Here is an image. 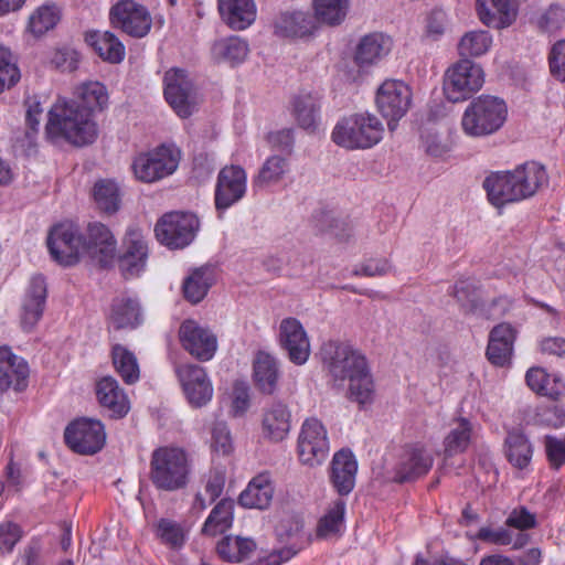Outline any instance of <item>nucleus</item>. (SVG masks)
<instances>
[{"instance_id":"nucleus-13","label":"nucleus","mask_w":565,"mask_h":565,"mask_svg":"<svg viewBox=\"0 0 565 565\" xmlns=\"http://www.w3.org/2000/svg\"><path fill=\"white\" fill-rule=\"evenodd\" d=\"M298 454L302 463L318 466L329 454L327 430L317 418H308L301 427L298 438Z\"/></svg>"},{"instance_id":"nucleus-18","label":"nucleus","mask_w":565,"mask_h":565,"mask_svg":"<svg viewBox=\"0 0 565 565\" xmlns=\"http://www.w3.org/2000/svg\"><path fill=\"white\" fill-rule=\"evenodd\" d=\"M117 242L110 230L94 222L87 225L86 235L83 236V255L87 256L99 267H107L115 258Z\"/></svg>"},{"instance_id":"nucleus-41","label":"nucleus","mask_w":565,"mask_h":565,"mask_svg":"<svg viewBox=\"0 0 565 565\" xmlns=\"http://www.w3.org/2000/svg\"><path fill=\"white\" fill-rule=\"evenodd\" d=\"M234 502L222 499L211 511L205 520L201 533L206 536H216L225 533L233 524Z\"/></svg>"},{"instance_id":"nucleus-47","label":"nucleus","mask_w":565,"mask_h":565,"mask_svg":"<svg viewBox=\"0 0 565 565\" xmlns=\"http://www.w3.org/2000/svg\"><path fill=\"white\" fill-rule=\"evenodd\" d=\"M444 439L445 454L448 457L463 452L471 440L472 425L467 418H458Z\"/></svg>"},{"instance_id":"nucleus-10","label":"nucleus","mask_w":565,"mask_h":565,"mask_svg":"<svg viewBox=\"0 0 565 565\" xmlns=\"http://www.w3.org/2000/svg\"><path fill=\"white\" fill-rule=\"evenodd\" d=\"M412 102L411 88L401 81H385L377 89L376 105L387 126L393 131L405 116Z\"/></svg>"},{"instance_id":"nucleus-30","label":"nucleus","mask_w":565,"mask_h":565,"mask_svg":"<svg viewBox=\"0 0 565 565\" xmlns=\"http://www.w3.org/2000/svg\"><path fill=\"white\" fill-rule=\"evenodd\" d=\"M107 319L115 330L137 328L142 321L139 301L128 296L114 298Z\"/></svg>"},{"instance_id":"nucleus-42","label":"nucleus","mask_w":565,"mask_h":565,"mask_svg":"<svg viewBox=\"0 0 565 565\" xmlns=\"http://www.w3.org/2000/svg\"><path fill=\"white\" fill-rule=\"evenodd\" d=\"M256 544L252 539L227 535L216 545L218 556L231 563H241L250 557Z\"/></svg>"},{"instance_id":"nucleus-39","label":"nucleus","mask_w":565,"mask_h":565,"mask_svg":"<svg viewBox=\"0 0 565 565\" xmlns=\"http://www.w3.org/2000/svg\"><path fill=\"white\" fill-rule=\"evenodd\" d=\"M275 34L282 38H301L311 32L312 19L305 12L281 13L274 22Z\"/></svg>"},{"instance_id":"nucleus-38","label":"nucleus","mask_w":565,"mask_h":565,"mask_svg":"<svg viewBox=\"0 0 565 565\" xmlns=\"http://www.w3.org/2000/svg\"><path fill=\"white\" fill-rule=\"evenodd\" d=\"M290 166L287 157L273 154L262 164L258 173L253 178L252 186L262 190L279 183L289 172Z\"/></svg>"},{"instance_id":"nucleus-11","label":"nucleus","mask_w":565,"mask_h":565,"mask_svg":"<svg viewBox=\"0 0 565 565\" xmlns=\"http://www.w3.org/2000/svg\"><path fill=\"white\" fill-rule=\"evenodd\" d=\"M64 439L73 451L81 455H94L104 447L106 433L99 420L82 418L66 427Z\"/></svg>"},{"instance_id":"nucleus-63","label":"nucleus","mask_w":565,"mask_h":565,"mask_svg":"<svg viewBox=\"0 0 565 565\" xmlns=\"http://www.w3.org/2000/svg\"><path fill=\"white\" fill-rule=\"evenodd\" d=\"M426 34L434 40H437L445 33L447 14L443 9H433L426 19Z\"/></svg>"},{"instance_id":"nucleus-20","label":"nucleus","mask_w":565,"mask_h":565,"mask_svg":"<svg viewBox=\"0 0 565 565\" xmlns=\"http://www.w3.org/2000/svg\"><path fill=\"white\" fill-rule=\"evenodd\" d=\"M47 296L45 278L35 275L30 279L20 307V326L23 331L31 332L43 316Z\"/></svg>"},{"instance_id":"nucleus-17","label":"nucleus","mask_w":565,"mask_h":565,"mask_svg":"<svg viewBox=\"0 0 565 565\" xmlns=\"http://www.w3.org/2000/svg\"><path fill=\"white\" fill-rule=\"evenodd\" d=\"M246 172L241 166H225L217 174L214 203L218 212H224L246 193Z\"/></svg>"},{"instance_id":"nucleus-24","label":"nucleus","mask_w":565,"mask_h":565,"mask_svg":"<svg viewBox=\"0 0 565 565\" xmlns=\"http://www.w3.org/2000/svg\"><path fill=\"white\" fill-rule=\"evenodd\" d=\"M291 427V412L282 401H271L263 408L262 435L265 439L278 443L284 440Z\"/></svg>"},{"instance_id":"nucleus-21","label":"nucleus","mask_w":565,"mask_h":565,"mask_svg":"<svg viewBox=\"0 0 565 565\" xmlns=\"http://www.w3.org/2000/svg\"><path fill=\"white\" fill-rule=\"evenodd\" d=\"M125 252L119 257V269L125 278L139 276L148 259V243L141 230L129 227L124 239Z\"/></svg>"},{"instance_id":"nucleus-28","label":"nucleus","mask_w":565,"mask_h":565,"mask_svg":"<svg viewBox=\"0 0 565 565\" xmlns=\"http://www.w3.org/2000/svg\"><path fill=\"white\" fill-rule=\"evenodd\" d=\"M476 6L481 22L491 28H507L516 19L518 9L512 0H477Z\"/></svg>"},{"instance_id":"nucleus-37","label":"nucleus","mask_w":565,"mask_h":565,"mask_svg":"<svg viewBox=\"0 0 565 565\" xmlns=\"http://www.w3.org/2000/svg\"><path fill=\"white\" fill-rule=\"evenodd\" d=\"M121 190L118 183L110 179H100L92 189V198L96 209L106 215H114L121 206Z\"/></svg>"},{"instance_id":"nucleus-15","label":"nucleus","mask_w":565,"mask_h":565,"mask_svg":"<svg viewBox=\"0 0 565 565\" xmlns=\"http://www.w3.org/2000/svg\"><path fill=\"white\" fill-rule=\"evenodd\" d=\"M179 340L182 348L201 362L212 360L217 350L216 335L209 328L192 319H186L181 323Z\"/></svg>"},{"instance_id":"nucleus-4","label":"nucleus","mask_w":565,"mask_h":565,"mask_svg":"<svg viewBox=\"0 0 565 565\" xmlns=\"http://www.w3.org/2000/svg\"><path fill=\"white\" fill-rule=\"evenodd\" d=\"M191 475V461L188 454L179 447H160L150 459V480L162 491L184 489Z\"/></svg>"},{"instance_id":"nucleus-60","label":"nucleus","mask_w":565,"mask_h":565,"mask_svg":"<svg viewBox=\"0 0 565 565\" xmlns=\"http://www.w3.org/2000/svg\"><path fill=\"white\" fill-rule=\"evenodd\" d=\"M476 537L482 542L495 545H509L512 543V532L505 527H480Z\"/></svg>"},{"instance_id":"nucleus-6","label":"nucleus","mask_w":565,"mask_h":565,"mask_svg":"<svg viewBox=\"0 0 565 565\" xmlns=\"http://www.w3.org/2000/svg\"><path fill=\"white\" fill-rule=\"evenodd\" d=\"M508 108L503 99L481 95L467 106L461 128L467 136L484 137L498 131L507 120Z\"/></svg>"},{"instance_id":"nucleus-58","label":"nucleus","mask_w":565,"mask_h":565,"mask_svg":"<svg viewBox=\"0 0 565 565\" xmlns=\"http://www.w3.org/2000/svg\"><path fill=\"white\" fill-rule=\"evenodd\" d=\"M550 71L558 81L565 82V40L556 42L550 53Z\"/></svg>"},{"instance_id":"nucleus-14","label":"nucleus","mask_w":565,"mask_h":565,"mask_svg":"<svg viewBox=\"0 0 565 565\" xmlns=\"http://www.w3.org/2000/svg\"><path fill=\"white\" fill-rule=\"evenodd\" d=\"M164 97L181 118L190 117L195 108L194 88L186 72L173 67L166 72Z\"/></svg>"},{"instance_id":"nucleus-59","label":"nucleus","mask_w":565,"mask_h":565,"mask_svg":"<svg viewBox=\"0 0 565 565\" xmlns=\"http://www.w3.org/2000/svg\"><path fill=\"white\" fill-rule=\"evenodd\" d=\"M505 524L510 527L524 531L536 526V516L525 507H519L511 511L507 518Z\"/></svg>"},{"instance_id":"nucleus-3","label":"nucleus","mask_w":565,"mask_h":565,"mask_svg":"<svg viewBox=\"0 0 565 565\" xmlns=\"http://www.w3.org/2000/svg\"><path fill=\"white\" fill-rule=\"evenodd\" d=\"M47 116L45 135L53 143L65 141L75 147H84L92 145L98 136L96 122L87 110L79 108L77 102L60 98Z\"/></svg>"},{"instance_id":"nucleus-27","label":"nucleus","mask_w":565,"mask_h":565,"mask_svg":"<svg viewBox=\"0 0 565 565\" xmlns=\"http://www.w3.org/2000/svg\"><path fill=\"white\" fill-rule=\"evenodd\" d=\"M391 50V38L381 32H373L360 40L354 52V62L361 68L369 67L379 63Z\"/></svg>"},{"instance_id":"nucleus-64","label":"nucleus","mask_w":565,"mask_h":565,"mask_svg":"<svg viewBox=\"0 0 565 565\" xmlns=\"http://www.w3.org/2000/svg\"><path fill=\"white\" fill-rule=\"evenodd\" d=\"M392 270V265L387 259H369L360 267L353 270L355 276L377 277L384 276Z\"/></svg>"},{"instance_id":"nucleus-44","label":"nucleus","mask_w":565,"mask_h":565,"mask_svg":"<svg viewBox=\"0 0 565 565\" xmlns=\"http://www.w3.org/2000/svg\"><path fill=\"white\" fill-rule=\"evenodd\" d=\"M525 381L533 392L553 399H556L563 390L561 380L541 367H531L526 372Z\"/></svg>"},{"instance_id":"nucleus-45","label":"nucleus","mask_w":565,"mask_h":565,"mask_svg":"<svg viewBox=\"0 0 565 565\" xmlns=\"http://www.w3.org/2000/svg\"><path fill=\"white\" fill-rule=\"evenodd\" d=\"M505 455L511 465L523 469L532 459L533 448L525 435L511 431L505 438Z\"/></svg>"},{"instance_id":"nucleus-51","label":"nucleus","mask_w":565,"mask_h":565,"mask_svg":"<svg viewBox=\"0 0 565 565\" xmlns=\"http://www.w3.org/2000/svg\"><path fill=\"white\" fill-rule=\"evenodd\" d=\"M60 20V11L55 6H42L29 19V30L40 36L53 29Z\"/></svg>"},{"instance_id":"nucleus-34","label":"nucleus","mask_w":565,"mask_h":565,"mask_svg":"<svg viewBox=\"0 0 565 565\" xmlns=\"http://www.w3.org/2000/svg\"><path fill=\"white\" fill-rule=\"evenodd\" d=\"M215 281L214 266L204 265L194 268L183 281L182 290L184 298L193 305L199 303L205 298Z\"/></svg>"},{"instance_id":"nucleus-46","label":"nucleus","mask_w":565,"mask_h":565,"mask_svg":"<svg viewBox=\"0 0 565 565\" xmlns=\"http://www.w3.org/2000/svg\"><path fill=\"white\" fill-rule=\"evenodd\" d=\"M111 359L116 372L126 384L138 382L140 370L137 358L131 351L121 344H115L111 349Z\"/></svg>"},{"instance_id":"nucleus-26","label":"nucleus","mask_w":565,"mask_h":565,"mask_svg":"<svg viewBox=\"0 0 565 565\" xmlns=\"http://www.w3.org/2000/svg\"><path fill=\"white\" fill-rule=\"evenodd\" d=\"M356 471L358 462L351 450L341 449L334 454L330 479L339 494L347 495L353 490Z\"/></svg>"},{"instance_id":"nucleus-16","label":"nucleus","mask_w":565,"mask_h":565,"mask_svg":"<svg viewBox=\"0 0 565 565\" xmlns=\"http://www.w3.org/2000/svg\"><path fill=\"white\" fill-rule=\"evenodd\" d=\"M109 18L114 28L134 38H143L151 28V18L147 9L132 0L116 3L110 9Z\"/></svg>"},{"instance_id":"nucleus-2","label":"nucleus","mask_w":565,"mask_h":565,"mask_svg":"<svg viewBox=\"0 0 565 565\" xmlns=\"http://www.w3.org/2000/svg\"><path fill=\"white\" fill-rule=\"evenodd\" d=\"M548 183L544 166L529 161L511 171L493 172L483 181L490 203L497 207L532 198Z\"/></svg>"},{"instance_id":"nucleus-31","label":"nucleus","mask_w":565,"mask_h":565,"mask_svg":"<svg viewBox=\"0 0 565 565\" xmlns=\"http://www.w3.org/2000/svg\"><path fill=\"white\" fill-rule=\"evenodd\" d=\"M433 466V457L423 448H407L396 467L395 480L407 482L426 475Z\"/></svg>"},{"instance_id":"nucleus-8","label":"nucleus","mask_w":565,"mask_h":565,"mask_svg":"<svg viewBox=\"0 0 565 565\" xmlns=\"http://www.w3.org/2000/svg\"><path fill=\"white\" fill-rule=\"evenodd\" d=\"M483 71L469 58H461L447 70L444 79V93L451 103L470 97L483 85Z\"/></svg>"},{"instance_id":"nucleus-1","label":"nucleus","mask_w":565,"mask_h":565,"mask_svg":"<svg viewBox=\"0 0 565 565\" xmlns=\"http://www.w3.org/2000/svg\"><path fill=\"white\" fill-rule=\"evenodd\" d=\"M321 360L334 381H349L350 397L360 404L372 399L374 385L366 359L351 344L339 341L324 342Z\"/></svg>"},{"instance_id":"nucleus-48","label":"nucleus","mask_w":565,"mask_h":565,"mask_svg":"<svg viewBox=\"0 0 565 565\" xmlns=\"http://www.w3.org/2000/svg\"><path fill=\"white\" fill-rule=\"evenodd\" d=\"M248 51L247 42L238 36L223 39L213 45L215 58L232 65L242 63L247 57Z\"/></svg>"},{"instance_id":"nucleus-40","label":"nucleus","mask_w":565,"mask_h":565,"mask_svg":"<svg viewBox=\"0 0 565 565\" xmlns=\"http://www.w3.org/2000/svg\"><path fill=\"white\" fill-rule=\"evenodd\" d=\"M68 102H77L81 109L88 111L93 118L95 110H103L108 102L106 87L99 82H89L82 84L75 93V98Z\"/></svg>"},{"instance_id":"nucleus-7","label":"nucleus","mask_w":565,"mask_h":565,"mask_svg":"<svg viewBox=\"0 0 565 565\" xmlns=\"http://www.w3.org/2000/svg\"><path fill=\"white\" fill-rule=\"evenodd\" d=\"M181 150L172 143H163L137 156L131 164L135 177L145 183H153L171 175L179 167Z\"/></svg>"},{"instance_id":"nucleus-19","label":"nucleus","mask_w":565,"mask_h":565,"mask_svg":"<svg viewBox=\"0 0 565 565\" xmlns=\"http://www.w3.org/2000/svg\"><path fill=\"white\" fill-rule=\"evenodd\" d=\"M175 373L193 407H202L211 401L213 387L204 367L196 364H181L175 367Z\"/></svg>"},{"instance_id":"nucleus-62","label":"nucleus","mask_w":565,"mask_h":565,"mask_svg":"<svg viewBox=\"0 0 565 565\" xmlns=\"http://www.w3.org/2000/svg\"><path fill=\"white\" fill-rule=\"evenodd\" d=\"M267 141L271 148L277 149L286 156H290L295 145L294 130L285 128L267 136Z\"/></svg>"},{"instance_id":"nucleus-57","label":"nucleus","mask_w":565,"mask_h":565,"mask_svg":"<svg viewBox=\"0 0 565 565\" xmlns=\"http://www.w3.org/2000/svg\"><path fill=\"white\" fill-rule=\"evenodd\" d=\"M158 534L162 542L171 547H180L184 543L182 529L177 523L169 520H160L158 524Z\"/></svg>"},{"instance_id":"nucleus-33","label":"nucleus","mask_w":565,"mask_h":565,"mask_svg":"<svg viewBox=\"0 0 565 565\" xmlns=\"http://www.w3.org/2000/svg\"><path fill=\"white\" fill-rule=\"evenodd\" d=\"M274 486L268 473L254 477L239 494L238 503L249 509H267L273 500Z\"/></svg>"},{"instance_id":"nucleus-54","label":"nucleus","mask_w":565,"mask_h":565,"mask_svg":"<svg viewBox=\"0 0 565 565\" xmlns=\"http://www.w3.org/2000/svg\"><path fill=\"white\" fill-rule=\"evenodd\" d=\"M450 295L465 310H473L480 303L478 286L470 279H459L454 285Z\"/></svg>"},{"instance_id":"nucleus-56","label":"nucleus","mask_w":565,"mask_h":565,"mask_svg":"<svg viewBox=\"0 0 565 565\" xmlns=\"http://www.w3.org/2000/svg\"><path fill=\"white\" fill-rule=\"evenodd\" d=\"M22 536L23 530L19 524L11 521L0 522V553H11Z\"/></svg>"},{"instance_id":"nucleus-35","label":"nucleus","mask_w":565,"mask_h":565,"mask_svg":"<svg viewBox=\"0 0 565 565\" xmlns=\"http://www.w3.org/2000/svg\"><path fill=\"white\" fill-rule=\"evenodd\" d=\"M256 387L264 394H273L277 390L280 376L277 360L265 351H258L253 363Z\"/></svg>"},{"instance_id":"nucleus-5","label":"nucleus","mask_w":565,"mask_h":565,"mask_svg":"<svg viewBox=\"0 0 565 565\" xmlns=\"http://www.w3.org/2000/svg\"><path fill=\"white\" fill-rule=\"evenodd\" d=\"M381 120L369 113L353 114L342 118L334 126L332 141L345 149H369L383 138Z\"/></svg>"},{"instance_id":"nucleus-25","label":"nucleus","mask_w":565,"mask_h":565,"mask_svg":"<svg viewBox=\"0 0 565 565\" xmlns=\"http://www.w3.org/2000/svg\"><path fill=\"white\" fill-rule=\"evenodd\" d=\"M96 396L110 417L122 418L128 414L130 408L128 397L113 376H104L97 382Z\"/></svg>"},{"instance_id":"nucleus-23","label":"nucleus","mask_w":565,"mask_h":565,"mask_svg":"<svg viewBox=\"0 0 565 565\" xmlns=\"http://www.w3.org/2000/svg\"><path fill=\"white\" fill-rule=\"evenodd\" d=\"M28 362L12 352L9 345L0 347V391L10 388L22 392L29 384Z\"/></svg>"},{"instance_id":"nucleus-9","label":"nucleus","mask_w":565,"mask_h":565,"mask_svg":"<svg viewBox=\"0 0 565 565\" xmlns=\"http://www.w3.org/2000/svg\"><path fill=\"white\" fill-rule=\"evenodd\" d=\"M199 220L192 213L171 212L164 214L156 224L158 241L170 248H183L194 238Z\"/></svg>"},{"instance_id":"nucleus-49","label":"nucleus","mask_w":565,"mask_h":565,"mask_svg":"<svg viewBox=\"0 0 565 565\" xmlns=\"http://www.w3.org/2000/svg\"><path fill=\"white\" fill-rule=\"evenodd\" d=\"M313 4L317 20L333 26L344 21L350 0H315Z\"/></svg>"},{"instance_id":"nucleus-61","label":"nucleus","mask_w":565,"mask_h":565,"mask_svg":"<svg viewBox=\"0 0 565 565\" xmlns=\"http://www.w3.org/2000/svg\"><path fill=\"white\" fill-rule=\"evenodd\" d=\"M212 448L225 456L232 451V438L227 426L223 423L214 425L212 430Z\"/></svg>"},{"instance_id":"nucleus-36","label":"nucleus","mask_w":565,"mask_h":565,"mask_svg":"<svg viewBox=\"0 0 565 565\" xmlns=\"http://www.w3.org/2000/svg\"><path fill=\"white\" fill-rule=\"evenodd\" d=\"M85 41L106 62L117 64L125 57V45L109 31H89Z\"/></svg>"},{"instance_id":"nucleus-50","label":"nucleus","mask_w":565,"mask_h":565,"mask_svg":"<svg viewBox=\"0 0 565 565\" xmlns=\"http://www.w3.org/2000/svg\"><path fill=\"white\" fill-rule=\"evenodd\" d=\"M492 43L488 31L467 32L458 43V53L463 58L478 57L486 54Z\"/></svg>"},{"instance_id":"nucleus-12","label":"nucleus","mask_w":565,"mask_h":565,"mask_svg":"<svg viewBox=\"0 0 565 565\" xmlns=\"http://www.w3.org/2000/svg\"><path fill=\"white\" fill-rule=\"evenodd\" d=\"M54 260L63 266L75 265L83 255V235L72 224H57L52 227L46 239Z\"/></svg>"},{"instance_id":"nucleus-29","label":"nucleus","mask_w":565,"mask_h":565,"mask_svg":"<svg viewBox=\"0 0 565 565\" xmlns=\"http://www.w3.org/2000/svg\"><path fill=\"white\" fill-rule=\"evenodd\" d=\"M515 330L509 323L495 326L489 335L487 358L495 366H504L511 361Z\"/></svg>"},{"instance_id":"nucleus-55","label":"nucleus","mask_w":565,"mask_h":565,"mask_svg":"<svg viewBox=\"0 0 565 565\" xmlns=\"http://www.w3.org/2000/svg\"><path fill=\"white\" fill-rule=\"evenodd\" d=\"M544 448L550 466L559 469L565 463V437L558 438L552 435L544 437Z\"/></svg>"},{"instance_id":"nucleus-52","label":"nucleus","mask_w":565,"mask_h":565,"mask_svg":"<svg viewBox=\"0 0 565 565\" xmlns=\"http://www.w3.org/2000/svg\"><path fill=\"white\" fill-rule=\"evenodd\" d=\"M20 71L11 51L0 44V94L20 81Z\"/></svg>"},{"instance_id":"nucleus-22","label":"nucleus","mask_w":565,"mask_h":565,"mask_svg":"<svg viewBox=\"0 0 565 565\" xmlns=\"http://www.w3.org/2000/svg\"><path fill=\"white\" fill-rule=\"evenodd\" d=\"M279 341L289 360L302 365L310 355V342L306 330L296 318H286L279 326Z\"/></svg>"},{"instance_id":"nucleus-43","label":"nucleus","mask_w":565,"mask_h":565,"mask_svg":"<svg viewBox=\"0 0 565 565\" xmlns=\"http://www.w3.org/2000/svg\"><path fill=\"white\" fill-rule=\"evenodd\" d=\"M320 103L312 94H300L294 99V115L298 125L306 130H315L318 125Z\"/></svg>"},{"instance_id":"nucleus-32","label":"nucleus","mask_w":565,"mask_h":565,"mask_svg":"<svg viewBox=\"0 0 565 565\" xmlns=\"http://www.w3.org/2000/svg\"><path fill=\"white\" fill-rule=\"evenodd\" d=\"M217 4L223 21L234 30H245L255 21L253 0H218Z\"/></svg>"},{"instance_id":"nucleus-53","label":"nucleus","mask_w":565,"mask_h":565,"mask_svg":"<svg viewBox=\"0 0 565 565\" xmlns=\"http://www.w3.org/2000/svg\"><path fill=\"white\" fill-rule=\"evenodd\" d=\"M344 512V501H335L327 514L320 519L317 529V535L320 537H327L331 534L338 533L343 523Z\"/></svg>"}]
</instances>
